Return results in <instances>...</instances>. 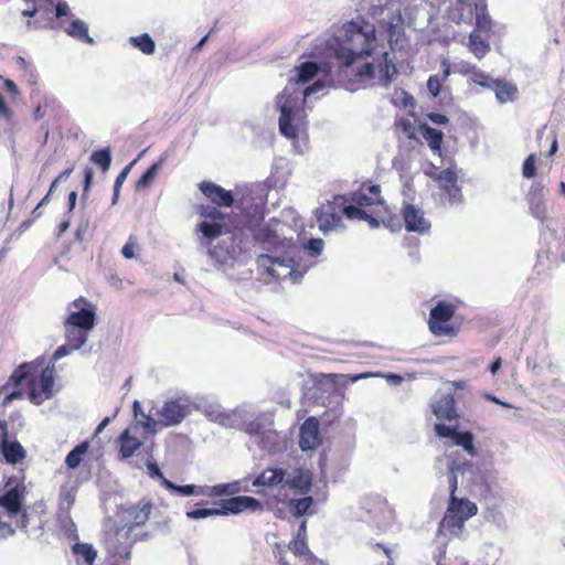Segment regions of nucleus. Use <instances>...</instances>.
<instances>
[{"instance_id":"1","label":"nucleus","mask_w":565,"mask_h":565,"mask_svg":"<svg viewBox=\"0 0 565 565\" xmlns=\"http://www.w3.org/2000/svg\"><path fill=\"white\" fill-rule=\"evenodd\" d=\"M340 33L329 41V49L339 64V83L350 92L375 85L388 87L398 71L388 52L374 56L375 26L361 19L343 24Z\"/></svg>"},{"instance_id":"2","label":"nucleus","mask_w":565,"mask_h":565,"mask_svg":"<svg viewBox=\"0 0 565 565\" xmlns=\"http://www.w3.org/2000/svg\"><path fill=\"white\" fill-rule=\"evenodd\" d=\"M282 226L284 224L277 218H271L267 223L254 217L246 218V227L255 243L271 253L290 254L294 243L292 239L281 236L279 227Z\"/></svg>"},{"instance_id":"3","label":"nucleus","mask_w":565,"mask_h":565,"mask_svg":"<svg viewBox=\"0 0 565 565\" xmlns=\"http://www.w3.org/2000/svg\"><path fill=\"white\" fill-rule=\"evenodd\" d=\"M39 372V364L35 362H24L19 365L9 376L6 384L0 386V396L3 395L1 405L7 407L12 401L23 397V392L18 387L28 381L29 398L34 404H40L42 398L35 388L34 376Z\"/></svg>"},{"instance_id":"4","label":"nucleus","mask_w":565,"mask_h":565,"mask_svg":"<svg viewBox=\"0 0 565 565\" xmlns=\"http://www.w3.org/2000/svg\"><path fill=\"white\" fill-rule=\"evenodd\" d=\"M220 207L215 204H200L195 207L196 214L201 217L195 232L200 233L207 244L228 231V224L225 222L226 214Z\"/></svg>"},{"instance_id":"5","label":"nucleus","mask_w":565,"mask_h":565,"mask_svg":"<svg viewBox=\"0 0 565 565\" xmlns=\"http://www.w3.org/2000/svg\"><path fill=\"white\" fill-rule=\"evenodd\" d=\"M72 17V13L71 15L62 17L61 19L56 18L55 14L53 17H42L41 19L36 20H29L26 22V26L29 29L62 30L68 36L76 39L77 41L93 44L94 41L88 34V26L84 21L79 19H73L67 24H65L66 20Z\"/></svg>"},{"instance_id":"6","label":"nucleus","mask_w":565,"mask_h":565,"mask_svg":"<svg viewBox=\"0 0 565 565\" xmlns=\"http://www.w3.org/2000/svg\"><path fill=\"white\" fill-rule=\"evenodd\" d=\"M478 507L467 498H449L446 513L440 522V527L448 530L454 535H459L465 522L477 515Z\"/></svg>"},{"instance_id":"7","label":"nucleus","mask_w":565,"mask_h":565,"mask_svg":"<svg viewBox=\"0 0 565 565\" xmlns=\"http://www.w3.org/2000/svg\"><path fill=\"white\" fill-rule=\"evenodd\" d=\"M224 234H231V245L226 247L215 245L209 248V255L220 264L226 263L228 258H234L248 248L250 232L246 227V218L238 224L228 225V231Z\"/></svg>"},{"instance_id":"8","label":"nucleus","mask_w":565,"mask_h":565,"mask_svg":"<svg viewBox=\"0 0 565 565\" xmlns=\"http://www.w3.org/2000/svg\"><path fill=\"white\" fill-rule=\"evenodd\" d=\"M457 306L446 300H439L429 312L428 329L435 337L455 338L459 327L451 323Z\"/></svg>"},{"instance_id":"9","label":"nucleus","mask_w":565,"mask_h":565,"mask_svg":"<svg viewBox=\"0 0 565 565\" xmlns=\"http://www.w3.org/2000/svg\"><path fill=\"white\" fill-rule=\"evenodd\" d=\"M163 488L171 491L172 493H177L179 495L189 497V495H202L206 498H222L234 495L239 491L238 484L236 482L233 483H220L216 486H195V484H185L178 486L170 480H164Z\"/></svg>"},{"instance_id":"10","label":"nucleus","mask_w":565,"mask_h":565,"mask_svg":"<svg viewBox=\"0 0 565 565\" xmlns=\"http://www.w3.org/2000/svg\"><path fill=\"white\" fill-rule=\"evenodd\" d=\"M26 489L22 480L11 476L6 478L0 490V509L8 518H15L22 511Z\"/></svg>"},{"instance_id":"11","label":"nucleus","mask_w":565,"mask_h":565,"mask_svg":"<svg viewBox=\"0 0 565 565\" xmlns=\"http://www.w3.org/2000/svg\"><path fill=\"white\" fill-rule=\"evenodd\" d=\"M257 265L276 280L290 278L297 282L301 277V274L295 270V262L289 254H282V257L262 254L257 257Z\"/></svg>"},{"instance_id":"12","label":"nucleus","mask_w":565,"mask_h":565,"mask_svg":"<svg viewBox=\"0 0 565 565\" xmlns=\"http://www.w3.org/2000/svg\"><path fill=\"white\" fill-rule=\"evenodd\" d=\"M319 230L328 233L333 230L344 228L342 222V195H334L332 200L321 204L315 212Z\"/></svg>"},{"instance_id":"13","label":"nucleus","mask_w":565,"mask_h":565,"mask_svg":"<svg viewBox=\"0 0 565 565\" xmlns=\"http://www.w3.org/2000/svg\"><path fill=\"white\" fill-rule=\"evenodd\" d=\"M266 505L269 510L278 513L282 512V507H287L294 516L299 518L309 512L313 505V498L308 495L294 499L290 498L288 493H284V495L273 494L267 498Z\"/></svg>"},{"instance_id":"14","label":"nucleus","mask_w":565,"mask_h":565,"mask_svg":"<svg viewBox=\"0 0 565 565\" xmlns=\"http://www.w3.org/2000/svg\"><path fill=\"white\" fill-rule=\"evenodd\" d=\"M191 403L188 398H170L163 403L158 415L161 418V424L169 427L182 423L191 414Z\"/></svg>"},{"instance_id":"15","label":"nucleus","mask_w":565,"mask_h":565,"mask_svg":"<svg viewBox=\"0 0 565 565\" xmlns=\"http://www.w3.org/2000/svg\"><path fill=\"white\" fill-rule=\"evenodd\" d=\"M351 202L362 209L376 211L381 216H383V211L387 210L377 184H362L359 190L352 192Z\"/></svg>"},{"instance_id":"16","label":"nucleus","mask_w":565,"mask_h":565,"mask_svg":"<svg viewBox=\"0 0 565 565\" xmlns=\"http://www.w3.org/2000/svg\"><path fill=\"white\" fill-rule=\"evenodd\" d=\"M72 306L78 311L71 312L64 323L92 330L96 321L95 307L84 297H79L72 302Z\"/></svg>"},{"instance_id":"17","label":"nucleus","mask_w":565,"mask_h":565,"mask_svg":"<svg viewBox=\"0 0 565 565\" xmlns=\"http://www.w3.org/2000/svg\"><path fill=\"white\" fill-rule=\"evenodd\" d=\"M139 424H131L117 438L118 454L121 459H128L143 445L147 435L138 433Z\"/></svg>"},{"instance_id":"18","label":"nucleus","mask_w":565,"mask_h":565,"mask_svg":"<svg viewBox=\"0 0 565 565\" xmlns=\"http://www.w3.org/2000/svg\"><path fill=\"white\" fill-rule=\"evenodd\" d=\"M296 102L297 98H292L291 95H288L286 89L278 96V103L280 105L279 130L281 135L289 139L298 137V129L292 125V114Z\"/></svg>"},{"instance_id":"19","label":"nucleus","mask_w":565,"mask_h":565,"mask_svg":"<svg viewBox=\"0 0 565 565\" xmlns=\"http://www.w3.org/2000/svg\"><path fill=\"white\" fill-rule=\"evenodd\" d=\"M213 504L223 505L226 515L238 514L247 510L252 512H262L264 510V504L258 499L248 495H238L227 499H223L222 497L220 500L213 501Z\"/></svg>"},{"instance_id":"20","label":"nucleus","mask_w":565,"mask_h":565,"mask_svg":"<svg viewBox=\"0 0 565 565\" xmlns=\"http://www.w3.org/2000/svg\"><path fill=\"white\" fill-rule=\"evenodd\" d=\"M436 435L440 438H451L456 446L462 447L470 456L477 454L471 431H458L457 427L447 426L443 423H436L434 426Z\"/></svg>"},{"instance_id":"21","label":"nucleus","mask_w":565,"mask_h":565,"mask_svg":"<svg viewBox=\"0 0 565 565\" xmlns=\"http://www.w3.org/2000/svg\"><path fill=\"white\" fill-rule=\"evenodd\" d=\"M342 214L350 221H364L371 228H376L381 222H384V217L376 211L362 209L355 203L348 204L344 195H342Z\"/></svg>"},{"instance_id":"22","label":"nucleus","mask_w":565,"mask_h":565,"mask_svg":"<svg viewBox=\"0 0 565 565\" xmlns=\"http://www.w3.org/2000/svg\"><path fill=\"white\" fill-rule=\"evenodd\" d=\"M320 424L316 417H308L300 426L299 447L302 451L313 450L321 445Z\"/></svg>"},{"instance_id":"23","label":"nucleus","mask_w":565,"mask_h":565,"mask_svg":"<svg viewBox=\"0 0 565 565\" xmlns=\"http://www.w3.org/2000/svg\"><path fill=\"white\" fill-rule=\"evenodd\" d=\"M439 188L448 195L450 203H458L462 200L461 189L458 185V175L455 169L441 170L435 178Z\"/></svg>"},{"instance_id":"24","label":"nucleus","mask_w":565,"mask_h":565,"mask_svg":"<svg viewBox=\"0 0 565 565\" xmlns=\"http://www.w3.org/2000/svg\"><path fill=\"white\" fill-rule=\"evenodd\" d=\"M402 215L405 223V228L408 232H416L423 234L428 232L430 223L424 216V212L416 207L414 204L405 203L402 207Z\"/></svg>"},{"instance_id":"25","label":"nucleus","mask_w":565,"mask_h":565,"mask_svg":"<svg viewBox=\"0 0 565 565\" xmlns=\"http://www.w3.org/2000/svg\"><path fill=\"white\" fill-rule=\"evenodd\" d=\"M199 189L216 206L231 207L234 204L232 191H227L218 184L211 181H202L199 184Z\"/></svg>"},{"instance_id":"26","label":"nucleus","mask_w":565,"mask_h":565,"mask_svg":"<svg viewBox=\"0 0 565 565\" xmlns=\"http://www.w3.org/2000/svg\"><path fill=\"white\" fill-rule=\"evenodd\" d=\"M312 478L310 472L299 470L295 476L290 479L285 480V482L278 488L277 493L279 495H284V493H288L287 490H292L296 495L307 494L311 490Z\"/></svg>"},{"instance_id":"27","label":"nucleus","mask_w":565,"mask_h":565,"mask_svg":"<svg viewBox=\"0 0 565 565\" xmlns=\"http://www.w3.org/2000/svg\"><path fill=\"white\" fill-rule=\"evenodd\" d=\"M431 412L441 422H452L459 418L456 401L452 394H444L431 404Z\"/></svg>"},{"instance_id":"28","label":"nucleus","mask_w":565,"mask_h":565,"mask_svg":"<svg viewBox=\"0 0 565 565\" xmlns=\"http://www.w3.org/2000/svg\"><path fill=\"white\" fill-rule=\"evenodd\" d=\"M475 14V0H455L447 10V18L457 24L471 23Z\"/></svg>"},{"instance_id":"29","label":"nucleus","mask_w":565,"mask_h":565,"mask_svg":"<svg viewBox=\"0 0 565 565\" xmlns=\"http://www.w3.org/2000/svg\"><path fill=\"white\" fill-rule=\"evenodd\" d=\"M286 470L281 468H267L252 482L253 487H277L285 482Z\"/></svg>"},{"instance_id":"30","label":"nucleus","mask_w":565,"mask_h":565,"mask_svg":"<svg viewBox=\"0 0 565 565\" xmlns=\"http://www.w3.org/2000/svg\"><path fill=\"white\" fill-rule=\"evenodd\" d=\"M418 130L422 137L427 142L429 149L433 151V153L441 157V145L444 141V134L440 130L435 129L427 124H420Z\"/></svg>"},{"instance_id":"31","label":"nucleus","mask_w":565,"mask_h":565,"mask_svg":"<svg viewBox=\"0 0 565 565\" xmlns=\"http://www.w3.org/2000/svg\"><path fill=\"white\" fill-rule=\"evenodd\" d=\"M0 455L7 463L15 465L25 458L26 451L18 440L8 439L0 448Z\"/></svg>"},{"instance_id":"32","label":"nucleus","mask_w":565,"mask_h":565,"mask_svg":"<svg viewBox=\"0 0 565 565\" xmlns=\"http://www.w3.org/2000/svg\"><path fill=\"white\" fill-rule=\"evenodd\" d=\"M477 33H489L492 29V21L488 13L487 0H475V14Z\"/></svg>"},{"instance_id":"33","label":"nucleus","mask_w":565,"mask_h":565,"mask_svg":"<svg viewBox=\"0 0 565 565\" xmlns=\"http://www.w3.org/2000/svg\"><path fill=\"white\" fill-rule=\"evenodd\" d=\"M459 72L463 76H468L475 84L487 88H491L495 81L476 65L469 63L462 64Z\"/></svg>"},{"instance_id":"34","label":"nucleus","mask_w":565,"mask_h":565,"mask_svg":"<svg viewBox=\"0 0 565 565\" xmlns=\"http://www.w3.org/2000/svg\"><path fill=\"white\" fill-rule=\"evenodd\" d=\"M441 74H434L428 77L427 88L433 97H437L441 90L443 84L448 79L451 65L448 60L441 62Z\"/></svg>"},{"instance_id":"35","label":"nucleus","mask_w":565,"mask_h":565,"mask_svg":"<svg viewBox=\"0 0 565 565\" xmlns=\"http://www.w3.org/2000/svg\"><path fill=\"white\" fill-rule=\"evenodd\" d=\"M151 510H152L151 502L140 501L137 505L131 507L127 511L129 521L136 526L143 525L149 520Z\"/></svg>"},{"instance_id":"36","label":"nucleus","mask_w":565,"mask_h":565,"mask_svg":"<svg viewBox=\"0 0 565 565\" xmlns=\"http://www.w3.org/2000/svg\"><path fill=\"white\" fill-rule=\"evenodd\" d=\"M34 362L39 364V372L36 373H40L41 394L39 396L42 398L41 395H43L45 398H51L53 396L54 366H45L40 370L42 362L38 360Z\"/></svg>"},{"instance_id":"37","label":"nucleus","mask_w":565,"mask_h":565,"mask_svg":"<svg viewBox=\"0 0 565 565\" xmlns=\"http://www.w3.org/2000/svg\"><path fill=\"white\" fill-rule=\"evenodd\" d=\"M65 339L71 349L78 350L88 338V330L64 323Z\"/></svg>"},{"instance_id":"38","label":"nucleus","mask_w":565,"mask_h":565,"mask_svg":"<svg viewBox=\"0 0 565 565\" xmlns=\"http://www.w3.org/2000/svg\"><path fill=\"white\" fill-rule=\"evenodd\" d=\"M491 88L501 104L512 102L518 95L516 87L505 81L495 79Z\"/></svg>"},{"instance_id":"39","label":"nucleus","mask_w":565,"mask_h":565,"mask_svg":"<svg viewBox=\"0 0 565 565\" xmlns=\"http://www.w3.org/2000/svg\"><path fill=\"white\" fill-rule=\"evenodd\" d=\"M163 163V159H159L157 162L152 163L146 172L138 179L136 182V191H141L145 189H148L152 182L154 181L156 177L158 175L161 167Z\"/></svg>"},{"instance_id":"40","label":"nucleus","mask_w":565,"mask_h":565,"mask_svg":"<svg viewBox=\"0 0 565 565\" xmlns=\"http://www.w3.org/2000/svg\"><path fill=\"white\" fill-rule=\"evenodd\" d=\"M469 50L479 60H481L490 51V44L487 40H482L480 33L472 31L469 34Z\"/></svg>"},{"instance_id":"41","label":"nucleus","mask_w":565,"mask_h":565,"mask_svg":"<svg viewBox=\"0 0 565 565\" xmlns=\"http://www.w3.org/2000/svg\"><path fill=\"white\" fill-rule=\"evenodd\" d=\"M89 450V443L87 440L78 444L73 450L68 452V455L65 458V465L70 469L77 468L83 457L88 452Z\"/></svg>"},{"instance_id":"42","label":"nucleus","mask_w":565,"mask_h":565,"mask_svg":"<svg viewBox=\"0 0 565 565\" xmlns=\"http://www.w3.org/2000/svg\"><path fill=\"white\" fill-rule=\"evenodd\" d=\"M130 43L147 55H150L156 51V44L148 33L130 38Z\"/></svg>"},{"instance_id":"43","label":"nucleus","mask_w":565,"mask_h":565,"mask_svg":"<svg viewBox=\"0 0 565 565\" xmlns=\"http://www.w3.org/2000/svg\"><path fill=\"white\" fill-rule=\"evenodd\" d=\"M89 160L100 168V170L105 173L109 170L111 164V153L109 148L99 149L94 151L90 154Z\"/></svg>"},{"instance_id":"44","label":"nucleus","mask_w":565,"mask_h":565,"mask_svg":"<svg viewBox=\"0 0 565 565\" xmlns=\"http://www.w3.org/2000/svg\"><path fill=\"white\" fill-rule=\"evenodd\" d=\"M288 550L295 555L299 557H303L305 562L313 558L316 556L309 548L307 541L294 539L288 544Z\"/></svg>"},{"instance_id":"45","label":"nucleus","mask_w":565,"mask_h":565,"mask_svg":"<svg viewBox=\"0 0 565 565\" xmlns=\"http://www.w3.org/2000/svg\"><path fill=\"white\" fill-rule=\"evenodd\" d=\"M185 514L188 519L200 520L213 515H226V511H224L223 505H218V508L193 509L186 511Z\"/></svg>"},{"instance_id":"46","label":"nucleus","mask_w":565,"mask_h":565,"mask_svg":"<svg viewBox=\"0 0 565 565\" xmlns=\"http://www.w3.org/2000/svg\"><path fill=\"white\" fill-rule=\"evenodd\" d=\"M319 72V66L315 62H305L298 67V83H308Z\"/></svg>"},{"instance_id":"47","label":"nucleus","mask_w":565,"mask_h":565,"mask_svg":"<svg viewBox=\"0 0 565 565\" xmlns=\"http://www.w3.org/2000/svg\"><path fill=\"white\" fill-rule=\"evenodd\" d=\"M38 13H41L38 19H41L42 17H52L51 13H54V7H51L45 2H35L31 9H26L21 12L23 17L29 18H34ZM34 20H36V18Z\"/></svg>"},{"instance_id":"48","label":"nucleus","mask_w":565,"mask_h":565,"mask_svg":"<svg viewBox=\"0 0 565 565\" xmlns=\"http://www.w3.org/2000/svg\"><path fill=\"white\" fill-rule=\"evenodd\" d=\"M138 158L132 160L130 163H128L121 171L120 173L117 175L116 180H115V183H114V195H113V204H116L118 199H119V195H120V189H121V185L124 184V182L126 181L131 168L134 167V164L137 162Z\"/></svg>"},{"instance_id":"49","label":"nucleus","mask_w":565,"mask_h":565,"mask_svg":"<svg viewBox=\"0 0 565 565\" xmlns=\"http://www.w3.org/2000/svg\"><path fill=\"white\" fill-rule=\"evenodd\" d=\"M73 552L75 555L83 557L88 564H93L97 556V552L94 550V547L86 543H76L73 546Z\"/></svg>"},{"instance_id":"50","label":"nucleus","mask_w":565,"mask_h":565,"mask_svg":"<svg viewBox=\"0 0 565 565\" xmlns=\"http://www.w3.org/2000/svg\"><path fill=\"white\" fill-rule=\"evenodd\" d=\"M13 519L8 518L4 512L0 511V540H6L15 534V527L12 523Z\"/></svg>"},{"instance_id":"51","label":"nucleus","mask_w":565,"mask_h":565,"mask_svg":"<svg viewBox=\"0 0 565 565\" xmlns=\"http://www.w3.org/2000/svg\"><path fill=\"white\" fill-rule=\"evenodd\" d=\"M132 424H139L138 433L140 435L156 434V431H157L158 422L154 420L149 415H145L143 420H136Z\"/></svg>"},{"instance_id":"52","label":"nucleus","mask_w":565,"mask_h":565,"mask_svg":"<svg viewBox=\"0 0 565 565\" xmlns=\"http://www.w3.org/2000/svg\"><path fill=\"white\" fill-rule=\"evenodd\" d=\"M536 156L534 153L530 154L523 162L522 166V174L526 179H532L536 174Z\"/></svg>"},{"instance_id":"53","label":"nucleus","mask_w":565,"mask_h":565,"mask_svg":"<svg viewBox=\"0 0 565 565\" xmlns=\"http://www.w3.org/2000/svg\"><path fill=\"white\" fill-rule=\"evenodd\" d=\"M138 249L137 237L130 235L128 242L121 248V255L126 259H132L136 257L135 250Z\"/></svg>"},{"instance_id":"54","label":"nucleus","mask_w":565,"mask_h":565,"mask_svg":"<svg viewBox=\"0 0 565 565\" xmlns=\"http://www.w3.org/2000/svg\"><path fill=\"white\" fill-rule=\"evenodd\" d=\"M323 241L321 238H310L306 244V249L311 256H318L323 249Z\"/></svg>"},{"instance_id":"55","label":"nucleus","mask_w":565,"mask_h":565,"mask_svg":"<svg viewBox=\"0 0 565 565\" xmlns=\"http://www.w3.org/2000/svg\"><path fill=\"white\" fill-rule=\"evenodd\" d=\"M147 469H148L149 476L152 479H158L160 481L161 486L163 487L164 480H168V479L163 476V473L161 472L159 466L154 461L148 460L147 461Z\"/></svg>"},{"instance_id":"56","label":"nucleus","mask_w":565,"mask_h":565,"mask_svg":"<svg viewBox=\"0 0 565 565\" xmlns=\"http://www.w3.org/2000/svg\"><path fill=\"white\" fill-rule=\"evenodd\" d=\"M544 192V185L540 182H534L529 191V200L530 203H534L535 201H541Z\"/></svg>"},{"instance_id":"57","label":"nucleus","mask_w":565,"mask_h":565,"mask_svg":"<svg viewBox=\"0 0 565 565\" xmlns=\"http://www.w3.org/2000/svg\"><path fill=\"white\" fill-rule=\"evenodd\" d=\"M0 118L11 121L13 118L12 109L7 105L4 97L0 94Z\"/></svg>"},{"instance_id":"58","label":"nucleus","mask_w":565,"mask_h":565,"mask_svg":"<svg viewBox=\"0 0 565 565\" xmlns=\"http://www.w3.org/2000/svg\"><path fill=\"white\" fill-rule=\"evenodd\" d=\"M75 169V166L72 164L67 169H65L64 171H62L55 179L54 181L52 182L51 186H50V192H53L54 189L56 188L57 183L66 180L71 173L74 171Z\"/></svg>"},{"instance_id":"59","label":"nucleus","mask_w":565,"mask_h":565,"mask_svg":"<svg viewBox=\"0 0 565 565\" xmlns=\"http://www.w3.org/2000/svg\"><path fill=\"white\" fill-rule=\"evenodd\" d=\"M17 527L21 530H26L30 523V515L26 512V509L22 505V511L18 514Z\"/></svg>"},{"instance_id":"60","label":"nucleus","mask_w":565,"mask_h":565,"mask_svg":"<svg viewBox=\"0 0 565 565\" xmlns=\"http://www.w3.org/2000/svg\"><path fill=\"white\" fill-rule=\"evenodd\" d=\"M93 179H94V172H93L92 168L86 167L84 169V186H83L84 194L88 193V191L92 186V183H93Z\"/></svg>"},{"instance_id":"61","label":"nucleus","mask_w":565,"mask_h":565,"mask_svg":"<svg viewBox=\"0 0 565 565\" xmlns=\"http://www.w3.org/2000/svg\"><path fill=\"white\" fill-rule=\"evenodd\" d=\"M531 211H532V214H533L536 218H539V220H541V221L545 220V217H546V211H545L544 205H543V204H541L540 202H537V203H535V204H534V203H532V204H531Z\"/></svg>"},{"instance_id":"62","label":"nucleus","mask_w":565,"mask_h":565,"mask_svg":"<svg viewBox=\"0 0 565 565\" xmlns=\"http://www.w3.org/2000/svg\"><path fill=\"white\" fill-rule=\"evenodd\" d=\"M427 118L436 125H446L449 121V118L446 115L439 113H429L427 114Z\"/></svg>"},{"instance_id":"63","label":"nucleus","mask_w":565,"mask_h":565,"mask_svg":"<svg viewBox=\"0 0 565 565\" xmlns=\"http://www.w3.org/2000/svg\"><path fill=\"white\" fill-rule=\"evenodd\" d=\"M75 349H71L68 343L66 342V344L64 345H60L54 354H53V361H57L60 360L61 358L67 355L70 352L74 351Z\"/></svg>"},{"instance_id":"64","label":"nucleus","mask_w":565,"mask_h":565,"mask_svg":"<svg viewBox=\"0 0 565 565\" xmlns=\"http://www.w3.org/2000/svg\"><path fill=\"white\" fill-rule=\"evenodd\" d=\"M274 555L277 558L279 565H290L287 559L282 547L279 544L274 546Z\"/></svg>"}]
</instances>
